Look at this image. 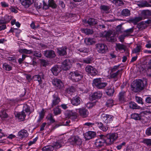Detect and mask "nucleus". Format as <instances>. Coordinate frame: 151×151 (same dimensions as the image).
<instances>
[{
    "mask_svg": "<svg viewBox=\"0 0 151 151\" xmlns=\"http://www.w3.org/2000/svg\"><path fill=\"white\" fill-rule=\"evenodd\" d=\"M83 76L82 73L78 70L71 72L68 75L69 78L73 82L80 81Z\"/></svg>",
    "mask_w": 151,
    "mask_h": 151,
    "instance_id": "f257e3e1",
    "label": "nucleus"
},
{
    "mask_svg": "<svg viewBox=\"0 0 151 151\" xmlns=\"http://www.w3.org/2000/svg\"><path fill=\"white\" fill-rule=\"evenodd\" d=\"M92 85L93 86L98 89H101L105 87L107 85V83L106 82H102L101 78H98L93 80Z\"/></svg>",
    "mask_w": 151,
    "mask_h": 151,
    "instance_id": "f03ea898",
    "label": "nucleus"
},
{
    "mask_svg": "<svg viewBox=\"0 0 151 151\" xmlns=\"http://www.w3.org/2000/svg\"><path fill=\"white\" fill-rule=\"evenodd\" d=\"M118 137V135L116 133H112L107 134L106 135L107 139H106V144L109 145L113 144Z\"/></svg>",
    "mask_w": 151,
    "mask_h": 151,
    "instance_id": "7ed1b4c3",
    "label": "nucleus"
},
{
    "mask_svg": "<svg viewBox=\"0 0 151 151\" xmlns=\"http://www.w3.org/2000/svg\"><path fill=\"white\" fill-rule=\"evenodd\" d=\"M69 142L73 145L81 147L82 144V139L78 136H74L68 139Z\"/></svg>",
    "mask_w": 151,
    "mask_h": 151,
    "instance_id": "20e7f679",
    "label": "nucleus"
},
{
    "mask_svg": "<svg viewBox=\"0 0 151 151\" xmlns=\"http://www.w3.org/2000/svg\"><path fill=\"white\" fill-rule=\"evenodd\" d=\"M114 118V117L113 115L105 114H102L101 116V120L106 124L111 122Z\"/></svg>",
    "mask_w": 151,
    "mask_h": 151,
    "instance_id": "39448f33",
    "label": "nucleus"
},
{
    "mask_svg": "<svg viewBox=\"0 0 151 151\" xmlns=\"http://www.w3.org/2000/svg\"><path fill=\"white\" fill-rule=\"evenodd\" d=\"M85 70L88 75L94 76L98 73V71L96 69L90 65H88L86 66Z\"/></svg>",
    "mask_w": 151,
    "mask_h": 151,
    "instance_id": "423d86ee",
    "label": "nucleus"
},
{
    "mask_svg": "<svg viewBox=\"0 0 151 151\" xmlns=\"http://www.w3.org/2000/svg\"><path fill=\"white\" fill-rule=\"evenodd\" d=\"M96 47L97 52L101 54H104L106 53L107 49V46L103 44L98 43L95 45Z\"/></svg>",
    "mask_w": 151,
    "mask_h": 151,
    "instance_id": "0eeeda50",
    "label": "nucleus"
},
{
    "mask_svg": "<svg viewBox=\"0 0 151 151\" xmlns=\"http://www.w3.org/2000/svg\"><path fill=\"white\" fill-rule=\"evenodd\" d=\"M134 88L136 89L137 91H140L143 89L144 84L142 80L137 79L134 84Z\"/></svg>",
    "mask_w": 151,
    "mask_h": 151,
    "instance_id": "6e6552de",
    "label": "nucleus"
},
{
    "mask_svg": "<svg viewBox=\"0 0 151 151\" xmlns=\"http://www.w3.org/2000/svg\"><path fill=\"white\" fill-rule=\"evenodd\" d=\"M70 61L68 59H66L62 63L61 68L64 70H67L70 69L71 67Z\"/></svg>",
    "mask_w": 151,
    "mask_h": 151,
    "instance_id": "1a4fd4ad",
    "label": "nucleus"
},
{
    "mask_svg": "<svg viewBox=\"0 0 151 151\" xmlns=\"http://www.w3.org/2000/svg\"><path fill=\"white\" fill-rule=\"evenodd\" d=\"M65 116L68 118L75 120L78 117L77 113L73 111H67L65 113Z\"/></svg>",
    "mask_w": 151,
    "mask_h": 151,
    "instance_id": "9d476101",
    "label": "nucleus"
},
{
    "mask_svg": "<svg viewBox=\"0 0 151 151\" xmlns=\"http://www.w3.org/2000/svg\"><path fill=\"white\" fill-rule=\"evenodd\" d=\"M60 98L55 94L52 95V100L51 106L53 107L58 104L60 101Z\"/></svg>",
    "mask_w": 151,
    "mask_h": 151,
    "instance_id": "9b49d317",
    "label": "nucleus"
},
{
    "mask_svg": "<svg viewBox=\"0 0 151 151\" xmlns=\"http://www.w3.org/2000/svg\"><path fill=\"white\" fill-rule=\"evenodd\" d=\"M78 112L80 115L83 118H86L88 115V110L86 108L82 107L78 109Z\"/></svg>",
    "mask_w": 151,
    "mask_h": 151,
    "instance_id": "f8f14e48",
    "label": "nucleus"
},
{
    "mask_svg": "<svg viewBox=\"0 0 151 151\" xmlns=\"http://www.w3.org/2000/svg\"><path fill=\"white\" fill-rule=\"evenodd\" d=\"M41 75H35L33 76L32 78L34 79L35 81H37L40 85L41 84L42 81V79H44L45 75L43 73H40Z\"/></svg>",
    "mask_w": 151,
    "mask_h": 151,
    "instance_id": "ddd939ff",
    "label": "nucleus"
},
{
    "mask_svg": "<svg viewBox=\"0 0 151 151\" xmlns=\"http://www.w3.org/2000/svg\"><path fill=\"white\" fill-rule=\"evenodd\" d=\"M53 85L59 89L61 88L63 86V84L61 81L58 78H54L52 81Z\"/></svg>",
    "mask_w": 151,
    "mask_h": 151,
    "instance_id": "4468645a",
    "label": "nucleus"
},
{
    "mask_svg": "<svg viewBox=\"0 0 151 151\" xmlns=\"http://www.w3.org/2000/svg\"><path fill=\"white\" fill-rule=\"evenodd\" d=\"M118 97L120 103H123L126 101V95L125 91H123L120 92Z\"/></svg>",
    "mask_w": 151,
    "mask_h": 151,
    "instance_id": "2eb2a0df",
    "label": "nucleus"
},
{
    "mask_svg": "<svg viewBox=\"0 0 151 151\" xmlns=\"http://www.w3.org/2000/svg\"><path fill=\"white\" fill-rule=\"evenodd\" d=\"M96 135V133L95 132L90 131L86 133L84 137L86 140H89L95 137Z\"/></svg>",
    "mask_w": 151,
    "mask_h": 151,
    "instance_id": "dca6fc26",
    "label": "nucleus"
},
{
    "mask_svg": "<svg viewBox=\"0 0 151 151\" xmlns=\"http://www.w3.org/2000/svg\"><path fill=\"white\" fill-rule=\"evenodd\" d=\"M44 55L46 57L52 58L55 56L54 52L52 50H46L44 51Z\"/></svg>",
    "mask_w": 151,
    "mask_h": 151,
    "instance_id": "f3484780",
    "label": "nucleus"
},
{
    "mask_svg": "<svg viewBox=\"0 0 151 151\" xmlns=\"http://www.w3.org/2000/svg\"><path fill=\"white\" fill-rule=\"evenodd\" d=\"M106 144V140L105 139H97L95 143L96 147L98 148L101 147L104 145V143Z\"/></svg>",
    "mask_w": 151,
    "mask_h": 151,
    "instance_id": "a211bd4d",
    "label": "nucleus"
},
{
    "mask_svg": "<svg viewBox=\"0 0 151 151\" xmlns=\"http://www.w3.org/2000/svg\"><path fill=\"white\" fill-rule=\"evenodd\" d=\"M95 125L98 126L101 130L103 131L106 132L108 129V127L107 125L104 126L101 122L95 123Z\"/></svg>",
    "mask_w": 151,
    "mask_h": 151,
    "instance_id": "6ab92c4d",
    "label": "nucleus"
},
{
    "mask_svg": "<svg viewBox=\"0 0 151 151\" xmlns=\"http://www.w3.org/2000/svg\"><path fill=\"white\" fill-rule=\"evenodd\" d=\"M14 114L15 117L20 119L21 121H23L25 119L26 115L24 111L20 112H16Z\"/></svg>",
    "mask_w": 151,
    "mask_h": 151,
    "instance_id": "aec40b11",
    "label": "nucleus"
},
{
    "mask_svg": "<svg viewBox=\"0 0 151 151\" xmlns=\"http://www.w3.org/2000/svg\"><path fill=\"white\" fill-rule=\"evenodd\" d=\"M67 48L66 47H63L57 49V52L60 56L66 55Z\"/></svg>",
    "mask_w": 151,
    "mask_h": 151,
    "instance_id": "412c9836",
    "label": "nucleus"
},
{
    "mask_svg": "<svg viewBox=\"0 0 151 151\" xmlns=\"http://www.w3.org/2000/svg\"><path fill=\"white\" fill-rule=\"evenodd\" d=\"M51 71L54 75L57 76L61 70L60 67L58 65H55L51 69Z\"/></svg>",
    "mask_w": 151,
    "mask_h": 151,
    "instance_id": "4be33fe9",
    "label": "nucleus"
},
{
    "mask_svg": "<svg viewBox=\"0 0 151 151\" xmlns=\"http://www.w3.org/2000/svg\"><path fill=\"white\" fill-rule=\"evenodd\" d=\"M28 134L27 131L24 129L20 131L18 134V136L21 138L27 137L28 136Z\"/></svg>",
    "mask_w": 151,
    "mask_h": 151,
    "instance_id": "5701e85b",
    "label": "nucleus"
},
{
    "mask_svg": "<svg viewBox=\"0 0 151 151\" xmlns=\"http://www.w3.org/2000/svg\"><path fill=\"white\" fill-rule=\"evenodd\" d=\"M102 94L101 92L100 91H97L94 92L92 94L91 97L92 100H95L96 99L100 98L102 96Z\"/></svg>",
    "mask_w": 151,
    "mask_h": 151,
    "instance_id": "b1692460",
    "label": "nucleus"
},
{
    "mask_svg": "<svg viewBox=\"0 0 151 151\" xmlns=\"http://www.w3.org/2000/svg\"><path fill=\"white\" fill-rule=\"evenodd\" d=\"M80 98L76 96L72 98L71 102L72 104L75 106H78L79 105L80 103Z\"/></svg>",
    "mask_w": 151,
    "mask_h": 151,
    "instance_id": "393cba45",
    "label": "nucleus"
},
{
    "mask_svg": "<svg viewBox=\"0 0 151 151\" xmlns=\"http://www.w3.org/2000/svg\"><path fill=\"white\" fill-rule=\"evenodd\" d=\"M33 0H23L21 2L22 4L25 8H27L33 3Z\"/></svg>",
    "mask_w": 151,
    "mask_h": 151,
    "instance_id": "a878e982",
    "label": "nucleus"
},
{
    "mask_svg": "<svg viewBox=\"0 0 151 151\" xmlns=\"http://www.w3.org/2000/svg\"><path fill=\"white\" fill-rule=\"evenodd\" d=\"M129 106L130 109H142L139 106L134 102H131L129 103Z\"/></svg>",
    "mask_w": 151,
    "mask_h": 151,
    "instance_id": "bb28decb",
    "label": "nucleus"
},
{
    "mask_svg": "<svg viewBox=\"0 0 151 151\" xmlns=\"http://www.w3.org/2000/svg\"><path fill=\"white\" fill-rule=\"evenodd\" d=\"M126 47L125 45L119 43H118L116 44L115 49L116 50H117V49L119 50H125Z\"/></svg>",
    "mask_w": 151,
    "mask_h": 151,
    "instance_id": "cd10ccee",
    "label": "nucleus"
},
{
    "mask_svg": "<svg viewBox=\"0 0 151 151\" xmlns=\"http://www.w3.org/2000/svg\"><path fill=\"white\" fill-rule=\"evenodd\" d=\"M121 14L124 17L129 16L130 14V11L127 9H124L122 11Z\"/></svg>",
    "mask_w": 151,
    "mask_h": 151,
    "instance_id": "c85d7f7f",
    "label": "nucleus"
},
{
    "mask_svg": "<svg viewBox=\"0 0 151 151\" xmlns=\"http://www.w3.org/2000/svg\"><path fill=\"white\" fill-rule=\"evenodd\" d=\"M114 88H110L107 89L106 91V94L109 96H112L114 92Z\"/></svg>",
    "mask_w": 151,
    "mask_h": 151,
    "instance_id": "c756f323",
    "label": "nucleus"
},
{
    "mask_svg": "<svg viewBox=\"0 0 151 151\" xmlns=\"http://www.w3.org/2000/svg\"><path fill=\"white\" fill-rule=\"evenodd\" d=\"M119 74H121V70H118L116 72L114 73H110V77L111 78H114L117 77Z\"/></svg>",
    "mask_w": 151,
    "mask_h": 151,
    "instance_id": "7c9ffc66",
    "label": "nucleus"
},
{
    "mask_svg": "<svg viewBox=\"0 0 151 151\" xmlns=\"http://www.w3.org/2000/svg\"><path fill=\"white\" fill-rule=\"evenodd\" d=\"M54 148L58 149L61 147L62 146V142L61 141H58L56 142H54L52 143V145Z\"/></svg>",
    "mask_w": 151,
    "mask_h": 151,
    "instance_id": "2f4dec72",
    "label": "nucleus"
},
{
    "mask_svg": "<svg viewBox=\"0 0 151 151\" xmlns=\"http://www.w3.org/2000/svg\"><path fill=\"white\" fill-rule=\"evenodd\" d=\"M42 150V151H52L54 147L52 145H47L43 147Z\"/></svg>",
    "mask_w": 151,
    "mask_h": 151,
    "instance_id": "473e14b6",
    "label": "nucleus"
},
{
    "mask_svg": "<svg viewBox=\"0 0 151 151\" xmlns=\"http://www.w3.org/2000/svg\"><path fill=\"white\" fill-rule=\"evenodd\" d=\"M87 23L90 25H93L97 23V22L95 19L91 18L88 19L87 21Z\"/></svg>",
    "mask_w": 151,
    "mask_h": 151,
    "instance_id": "72a5a7b5",
    "label": "nucleus"
},
{
    "mask_svg": "<svg viewBox=\"0 0 151 151\" xmlns=\"http://www.w3.org/2000/svg\"><path fill=\"white\" fill-rule=\"evenodd\" d=\"M131 116L132 118L136 120H141V119L140 115L137 113H133L131 115Z\"/></svg>",
    "mask_w": 151,
    "mask_h": 151,
    "instance_id": "f704fd0d",
    "label": "nucleus"
},
{
    "mask_svg": "<svg viewBox=\"0 0 151 151\" xmlns=\"http://www.w3.org/2000/svg\"><path fill=\"white\" fill-rule=\"evenodd\" d=\"M140 7H150L151 5L150 4L146 1H144L140 2L138 4Z\"/></svg>",
    "mask_w": 151,
    "mask_h": 151,
    "instance_id": "c9c22d12",
    "label": "nucleus"
},
{
    "mask_svg": "<svg viewBox=\"0 0 151 151\" xmlns=\"http://www.w3.org/2000/svg\"><path fill=\"white\" fill-rule=\"evenodd\" d=\"M112 34V32L111 31H109L106 32L105 35V36L106 37L108 38H110V40L111 42L114 41V37L111 36Z\"/></svg>",
    "mask_w": 151,
    "mask_h": 151,
    "instance_id": "e433bc0d",
    "label": "nucleus"
},
{
    "mask_svg": "<svg viewBox=\"0 0 151 151\" xmlns=\"http://www.w3.org/2000/svg\"><path fill=\"white\" fill-rule=\"evenodd\" d=\"M142 15L145 17L151 16V10H144L142 12Z\"/></svg>",
    "mask_w": 151,
    "mask_h": 151,
    "instance_id": "4c0bfd02",
    "label": "nucleus"
},
{
    "mask_svg": "<svg viewBox=\"0 0 151 151\" xmlns=\"http://www.w3.org/2000/svg\"><path fill=\"white\" fill-rule=\"evenodd\" d=\"M48 3L49 7L53 9H55L57 7V4L55 3L53 0H49Z\"/></svg>",
    "mask_w": 151,
    "mask_h": 151,
    "instance_id": "58836bf2",
    "label": "nucleus"
},
{
    "mask_svg": "<svg viewBox=\"0 0 151 151\" xmlns=\"http://www.w3.org/2000/svg\"><path fill=\"white\" fill-rule=\"evenodd\" d=\"M119 65H114L113 67H110L109 70L110 73H114L116 72L119 68Z\"/></svg>",
    "mask_w": 151,
    "mask_h": 151,
    "instance_id": "ea45409f",
    "label": "nucleus"
},
{
    "mask_svg": "<svg viewBox=\"0 0 151 151\" xmlns=\"http://www.w3.org/2000/svg\"><path fill=\"white\" fill-rule=\"evenodd\" d=\"M19 51L21 53L30 54L32 53V51L31 50H28L25 49H19Z\"/></svg>",
    "mask_w": 151,
    "mask_h": 151,
    "instance_id": "a19ab883",
    "label": "nucleus"
},
{
    "mask_svg": "<svg viewBox=\"0 0 151 151\" xmlns=\"http://www.w3.org/2000/svg\"><path fill=\"white\" fill-rule=\"evenodd\" d=\"M53 115L51 114H49L46 117V118L50 121V123H53L55 122V120L53 118Z\"/></svg>",
    "mask_w": 151,
    "mask_h": 151,
    "instance_id": "79ce46f5",
    "label": "nucleus"
},
{
    "mask_svg": "<svg viewBox=\"0 0 151 151\" xmlns=\"http://www.w3.org/2000/svg\"><path fill=\"white\" fill-rule=\"evenodd\" d=\"M84 42L87 45H91L94 42L93 39L90 38L85 39L84 40Z\"/></svg>",
    "mask_w": 151,
    "mask_h": 151,
    "instance_id": "37998d69",
    "label": "nucleus"
},
{
    "mask_svg": "<svg viewBox=\"0 0 151 151\" xmlns=\"http://www.w3.org/2000/svg\"><path fill=\"white\" fill-rule=\"evenodd\" d=\"M134 27L127 29L124 31V34L127 36L132 33L134 31Z\"/></svg>",
    "mask_w": 151,
    "mask_h": 151,
    "instance_id": "c03bdc74",
    "label": "nucleus"
},
{
    "mask_svg": "<svg viewBox=\"0 0 151 151\" xmlns=\"http://www.w3.org/2000/svg\"><path fill=\"white\" fill-rule=\"evenodd\" d=\"M142 18L141 17H137L131 20V22L135 24H136L139 21L141 20Z\"/></svg>",
    "mask_w": 151,
    "mask_h": 151,
    "instance_id": "a18cd8bd",
    "label": "nucleus"
},
{
    "mask_svg": "<svg viewBox=\"0 0 151 151\" xmlns=\"http://www.w3.org/2000/svg\"><path fill=\"white\" fill-rule=\"evenodd\" d=\"M82 31L86 35L91 34L93 32V30L89 29H83Z\"/></svg>",
    "mask_w": 151,
    "mask_h": 151,
    "instance_id": "49530a36",
    "label": "nucleus"
},
{
    "mask_svg": "<svg viewBox=\"0 0 151 151\" xmlns=\"http://www.w3.org/2000/svg\"><path fill=\"white\" fill-rule=\"evenodd\" d=\"M8 115L4 110H1L0 113V117L2 119H5L7 118Z\"/></svg>",
    "mask_w": 151,
    "mask_h": 151,
    "instance_id": "de8ad7c7",
    "label": "nucleus"
},
{
    "mask_svg": "<svg viewBox=\"0 0 151 151\" xmlns=\"http://www.w3.org/2000/svg\"><path fill=\"white\" fill-rule=\"evenodd\" d=\"M113 3L116 5L119 6H121L124 4V3L122 0H114Z\"/></svg>",
    "mask_w": 151,
    "mask_h": 151,
    "instance_id": "09e8293b",
    "label": "nucleus"
},
{
    "mask_svg": "<svg viewBox=\"0 0 151 151\" xmlns=\"http://www.w3.org/2000/svg\"><path fill=\"white\" fill-rule=\"evenodd\" d=\"M53 111L55 115L60 114L61 112V110L58 107L54 108Z\"/></svg>",
    "mask_w": 151,
    "mask_h": 151,
    "instance_id": "8fccbe9b",
    "label": "nucleus"
},
{
    "mask_svg": "<svg viewBox=\"0 0 151 151\" xmlns=\"http://www.w3.org/2000/svg\"><path fill=\"white\" fill-rule=\"evenodd\" d=\"M135 99L136 102L139 104L143 105L144 104L143 101V99L140 97L135 96Z\"/></svg>",
    "mask_w": 151,
    "mask_h": 151,
    "instance_id": "3c124183",
    "label": "nucleus"
},
{
    "mask_svg": "<svg viewBox=\"0 0 151 151\" xmlns=\"http://www.w3.org/2000/svg\"><path fill=\"white\" fill-rule=\"evenodd\" d=\"M122 24H120L118 25L116 28V34L118 35L122 32Z\"/></svg>",
    "mask_w": 151,
    "mask_h": 151,
    "instance_id": "603ef678",
    "label": "nucleus"
},
{
    "mask_svg": "<svg viewBox=\"0 0 151 151\" xmlns=\"http://www.w3.org/2000/svg\"><path fill=\"white\" fill-rule=\"evenodd\" d=\"M106 105L107 107H111L113 105V101L111 99H108L107 100Z\"/></svg>",
    "mask_w": 151,
    "mask_h": 151,
    "instance_id": "864d4df0",
    "label": "nucleus"
},
{
    "mask_svg": "<svg viewBox=\"0 0 151 151\" xmlns=\"http://www.w3.org/2000/svg\"><path fill=\"white\" fill-rule=\"evenodd\" d=\"M3 68L7 71H10L12 70V67L9 65L4 63L3 65Z\"/></svg>",
    "mask_w": 151,
    "mask_h": 151,
    "instance_id": "5fc2aeb1",
    "label": "nucleus"
},
{
    "mask_svg": "<svg viewBox=\"0 0 151 151\" xmlns=\"http://www.w3.org/2000/svg\"><path fill=\"white\" fill-rule=\"evenodd\" d=\"M92 61V58L88 57L83 60V62L86 64L91 63Z\"/></svg>",
    "mask_w": 151,
    "mask_h": 151,
    "instance_id": "6e6d98bb",
    "label": "nucleus"
},
{
    "mask_svg": "<svg viewBox=\"0 0 151 151\" xmlns=\"http://www.w3.org/2000/svg\"><path fill=\"white\" fill-rule=\"evenodd\" d=\"M141 49V46L137 45L136 47L134 48L132 50L133 53H137L140 52Z\"/></svg>",
    "mask_w": 151,
    "mask_h": 151,
    "instance_id": "4d7b16f0",
    "label": "nucleus"
},
{
    "mask_svg": "<svg viewBox=\"0 0 151 151\" xmlns=\"http://www.w3.org/2000/svg\"><path fill=\"white\" fill-rule=\"evenodd\" d=\"M149 63L150 66L147 69V73L149 76H151V60H150Z\"/></svg>",
    "mask_w": 151,
    "mask_h": 151,
    "instance_id": "13d9d810",
    "label": "nucleus"
},
{
    "mask_svg": "<svg viewBox=\"0 0 151 151\" xmlns=\"http://www.w3.org/2000/svg\"><path fill=\"white\" fill-rule=\"evenodd\" d=\"M24 109L22 111H24L27 113H28L29 114H30V109L29 107L27 106L26 105L24 106Z\"/></svg>",
    "mask_w": 151,
    "mask_h": 151,
    "instance_id": "bf43d9fd",
    "label": "nucleus"
},
{
    "mask_svg": "<svg viewBox=\"0 0 151 151\" xmlns=\"http://www.w3.org/2000/svg\"><path fill=\"white\" fill-rule=\"evenodd\" d=\"M75 91V88L73 86L68 88L66 90V92L68 93L73 92Z\"/></svg>",
    "mask_w": 151,
    "mask_h": 151,
    "instance_id": "052dcab7",
    "label": "nucleus"
},
{
    "mask_svg": "<svg viewBox=\"0 0 151 151\" xmlns=\"http://www.w3.org/2000/svg\"><path fill=\"white\" fill-rule=\"evenodd\" d=\"M33 55L34 56L39 58L42 57V54L40 51H35L33 52Z\"/></svg>",
    "mask_w": 151,
    "mask_h": 151,
    "instance_id": "680f3d73",
    "label": "nucleus"
},
{
    "mask_svg": "<svg viewBox=\"0 0 151 151\" xmlns=\"http://www.w3.org/2000/svg\"><path fill=\"white\" fill-rule=\"evenodd\" d=\"M7 17V16H5L4 17L5 18L4 19L0 20V24H4L7 23L9 21V20H7L6 19Z\"/></svg>",
    "mask_w": 151,
    "mask_h": 151,
    "instance_id": "e2e57ef3",
    "label": "nucleus"
},
{
    "mask_svg": "<svg viewBox=\"0 0 151 151\" xmlns=\"http://www.w3.org/2000/svg\"><path fill=\"white\" fill-rule=\"evenodd\" d=\"M58 5L62 8H64L65 7V4L63 0H59L58 1Z\"/></svg>",
    "mask_w": 151,
    "mask_h": 151,
    "instance_id": "0e129e2a",
    "label": "nucleus"
},
{
    "mask_svg": "<svg viewBox=\"0 0 151 151\" xmlns=\"http://www.w3.org/2000/svg\"><path fill=\"white\" fill-rule=\"evenodd\" d=\"M100 8L101 10L104 11H108L109 9L108 6L104 5H101L100 7Z\"/></svg>",
    "mask_w": 151,
    "mask_h": 151,
    "instance_id": "69168bd1",
    "label": "nucleus"
},
{
    "mask_svg": "<svg viewBox=\"0 0 151 151\" xmlns=\"http://www.w3.org/2000/svg\"><path fill=\"white\" fill-rule=\"evenodd\" d=\"M143 142L147 146H151V139H146L144 140Z\"/></svg>",
    "mask_w": 151,
    "mask_h": 151,
    "instance_id": "338daca9",
    "label": "nucleus"
},
{
    "mask_svg": "<svg viewBox=\"0 0 151 151\" xmlns=\"http://www.w3.org/2000/svg\"><path fill=\"white\" fill-rule=\"evenodd\" d=\"M146 134L148 136L151 135V127L148 128L146 130Z\"/></svg>",
    "mask_w": 151,
    "mask_h": 151,
    "instance_id": "774afa93",
    "label": "nucleus"
}]
</instances>
